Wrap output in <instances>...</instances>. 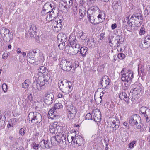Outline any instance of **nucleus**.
<instances>
[{
	"instance_id": "obj_53",
	"label": "nucleus",
	"mask_w": 150,
	"mask_h": 150,
	"mask_svg": "<svg viewBox=\"0 0 150 150\" xmlns=\"http://www.w3.org/2000/svg\"><path fill=\"white\" fill-rule=\"evenodd\" d=\"M61 43H60L58 45V47L60 50H62L64 48L65 45V42H60Z\"/></svg>"
},
{
	"instance_id": "obj_30",
	"label": "nucleus",
	"mask_w": 150,
	"mask_h": 150,
	"mask_svg": "<svg viewBox=\"0 0 150 150\" xmlns=\"http://www.w3.org/2000/svg\"><path fill=\"white\" fill-rule=\"evenodd\" d=\"M49 13L46 17V20L48 21H52L54 19L55 17L53 14L54 12L51 11L50 12L49 11Z\"/></svg>"
},
{
	"instance_id": "obj_5",
	"label": "nucleus",
	"mask_w": 150,
	"mask_h": 150,
	"mask_svg": "<svg viewBox=\"0 0 150 150\" xmlns=\"http://www.w3.org/2000/svg\"><path fill=\"white\" fill-rule=\"evenodd\" d=\"M50 79V76L48 75L47 74H45L42 76H40L37 80V89L40 90L44 86L48 83Z\"/></svg>"
},
{
	"instance_id": "obj_12",
	"label": "nucleus",
	"mask_w": 150,
	"mask_h": 150,
	"mask_svg": "<svg viewBox=\"0 0 150 150\" xmlns=\"http://www.w3.org/2000/svg\"><path fill=\"white\" fill-rule=\"evenodd\" d=\"M92 113L93 120L96 122H100L101 115L100 110L98 109H96L93 111Z\"/></svg>"
},
{
	"instance_id": "obj_32",
	"label": "nucleus",
	"mask_w": 150,
	"mask_h": 150,
	"mask_svg": "<svg viewBox=\"0 0 150 150\" xmlns=\"http://www.w3.org/2000/svg\"><path fill=\"white\" fill-rule=\"evenodd\" d=\"M13 35L11 33H8L3 37L4 39L7 42H8L13 38Z\"/></svg>"
},
{
	"instance_id": "obj_45",
	"label": "nucleus",
	"mask_w": 150,
	"mask_h": 150,
	"mask_svg": "<svg viewBox=\"0 0 150 150\" xmlns=\"http://www.w3.org/2000/svg\"><path fill=\"white\" fill-rule=\"evenodd\" d=\"M76 113L73 112H67V116L68 118L70 120L73 119L75 117Z\"/></svg>"
},
{
	"instance_id": "obj_22",
	"label": "nucleus",
	"mask_w": 150,
	"mask_h": 150,
	"mask_svg": "<svg viewBox=\"0 0 150 150\" xmlns=\"http://www.w3.org/2000/svg\"><path fill=\"white\" fill-rule=\"evenodd\" d=\"M140 112L144 115L146 114L149 115H150V110L146 107L143 106L140 108Z\"/></svg>"
},
{
	"instance_id": "obj_2",
	"label": "nucleus",
	"mask_w": 150,
	"mask_h": 150,
	"mask_svg": "<svg viewBox=\"0 0 150 150\" xmlns=\"http://www.w3.org/2000/svg\"><path fill=\"white\" fill-rule=\"evenodd\" d=\"M122 76L121 79L122 81L126 83L124 85L126 88H128L129 86V82L132 80L133 77V72L130 70L125 71L124 69L122 70L121 72Z\"/></svg>"
},
{
	"instance_id": "obj_31",
	"label": "nucleus",
	"mask_w": 150,
	"mask_h": 150,
	"mask_svg": "<svg viewBox=\"0 0 150 150\" xmlns=\"http://www.w3.org/2000/svg\"><path fill=\"white\" fill-rule=\"evenodd\" d=\"M88 49L85 47H82L80 50V52L81 55L83 57L86 56Z\"/></svg>"
},
{
	"instance_id": "obj_11",
	"label": "nucleus",
	"mask_w": 150,
	"mask_h": 150,
	"mask_svg": "<svg viewBox=\"0 0 150 150\" xmlns=\"http://www.w3.org/2000/svg\"><path fill=\"white\" fill-rule=\"evenodd\" d=\"M141 120V118L139 115L134 114L130 118L129 122L130 124L133 126H137L138 122Z\"/></svg>"
},
{
	"instance_id": "obj_52",
	"label": "nucleus",
	"mask_w": 150,
	"mask_h": 150,
	"mask_svg": "<svg viewBox=\"0 0 150 150\" xmlns=\"http://www.w3.org/2000/svg\"><path fill=\"white\" fill-rule=\"evenodd\" d=\"M2 89L4 93H6L7 91L8 88L7 85L5 83H4L2 86Z\"/></svg>"
},
{
	"instance_id": "obj_51",
	"label": "nucleus",
	"mask_w": 150,
	"mask_h": 150,
	"mask_svg": "<svg viewBox=\"0 0 150 150\" xmlns=\"http://www.w3.org/2000/svg\"><path fill=\"white\" fill-rule=\"evenodd\" d=\"M62 107L63 106L62 104L61 103H59L55 104L54 108L55 109H59L60 108H62Z\"/></svg>"
},
{
	"instance_id": "obj_10",
	"label": "nucleus",
	"mask_w": 150,
	"mask_h": 150,
	"mask_svg": "<svg viewBox=\"0 0 150 150\" xmlns=\"http://www.w3.org/2000/svg\"><path fill=\"white\" fill-rule=\"evenodd\" d=\"M62 21L61 19L55 20L52 23V28L55 32H57L61 29L62 26Z\"/></svg>"
},
{
	"instance_id": "obj_16",
	"label": "nucleus",
	"mask_w": 150,
	"mask_h": 150,
	"mask_svg": "<svg viewBox=\"0 0 150 150\" xmlns=\"http://www.w3.org/2000/svg\"><path fill=\"white\" fill-rule=\"evenodd\" d=\"M134 17V16H132L129 20V17H128L125 18L123 21V23L127 24L126 25L129 28H131L132 27V25H133L132 20H133Z\"/></svg>"
},
{
	"instance_id": "obj_44",
	"label": "nucleus",
	"mask_w": 150,
	"mask_h": 150,
	"mask_svg": "<svg viewBox=\"0 0 150 150\" xmlns=\"http://www.w3.org/2000/svg\"><path fill=\"white\" fill-rule=\"evenodd\" d=\"M136 141H133L128 144L129 148L130 149L133 148L136 145Z\"/></svg>"
},
{
	"instance_id": "obj_56",
	"label": "nucleus",
	"mask_w": 150,
	"mask_h": 150,
	"mask_svg": "<svg viewBox=\"0 0 150 150\" xmlns=\"http://www.w3.org/2000/svg\"><path fill=\"white\" fill-rule=\"evenodd\" d=\"M19 132L21 136H24L25 133V129H24L22 128L20 130Z\"/></svg>"
},
{
	"instance_id": "obj_46",
	"label": "nucleus",
	"mask_w": 150,
	"mask_h": 150,
	"mask_svg": "<svg viewBox=\"0 0 150 150\" xmlns=\"http://www.w3.org/2000/svg\"><path fill=\"white\" fill-rule=\"evenodd\" d=\"M79 13L80 14V18H82L85 14V10L84 8H83V9H80Z\"/></svg>"
},
{
	"instance_id": "obj_15",
	"label": "nucleus",
	"mask_w": 150,
	"mask_h": 150,
	"mask_svg": "<svg viewBox=\"0 0 150 150\" xmlns=\"http://www.w3.org/2000/svg\"><path fill=\"white\" fill-rule=\"evenodd\" d=\"M35 64L37 65L42 64L44 61V56L42 53H40L39 55L36 56L35 58Z\"/></svg>"
},
{
	"instance_id": "obj_38",
	"label": "nucleus",
	"mask_w": 150,
	"mask_h": 150,
	"mask_svg": "<svg viewBox=\"0 0 150 150\" xmlns=\"http://www.w3.org/2000/svg\"><path fill=\"white\" fill-rule=\"evenodd\" d=\"M139 46L140 48L143 49H146L150 47V46L149 45H148L144 41H142Z\"/></svg>"
},
{
	"instance_id": "obj_29",
	"label": "nucleus",
	"mask_w": 150,
	"mask_h": 150,
	"mask_svg": "<svg viewBox=\"0 0 150 150\" xmlns=\"http://www.w3.org/2000/svg\"><path fill=\"white\" fill-rule=\"evenodd\" d=\"M119 119L117 116H115V117L112 118V123L113 125V126L115 129H117L119 128V126L116 124L118 123Z\"/></svg>"
},
{
	"instance_id": "obj_7",
	"label": "nucleus",
	"mask_w": 150,
	"mask_h": 150,
	"mask_svg": "<svg viewBox=\"0 0 150 150\" xmlns=\"http://www.w3.org/2000/svg\"><path fill=\"white\" fill-rule=\"evenodd\" d=\"M142 90V88L140 84L137 85L135 83L133 85V88L131 90L130 93H132L134 99H137L139 98Z\"/></svg>"
},
{
	"instance_id": "obj_54",
	"label": "nucleus",
	"mask_w": 150,
	"mask_h": 150,
	"mask_svg": "<svg viewBox=\"0 0 150 150\" xmlns=\"http://www.w3.org/2000/svg\"><path fill=\"white\" fill-rule=\"evenodd\" d=\"M10 53L8 52H5L2 55V58L3 59H6L9 55Z\"/></svg>"
},
{
	"instance_id": "obj_28",
	"label": "nucleus",
	"mask_w": 150,
	"mask_h": 150,
	"mask_svg": "<svg viewBox=\"0 0 150 150\" xmlns=\"http://www.w3.org/2000/svg\"><path fill=\"white\" fill-rule=\"evenodd\" d=\"M48 141L44 140H42L40 143V145L41 147L43 149H48L49 146L48 144Z\"/></svg>"
},
{
	"instance_id": "obj_35",
	"label": "nucleus",
	"mask_w": 150,
	"mask_h": 150,
	"mask_svg": "<svg viewBox=\"0 0 150 150\" xmlns=\"http://www.w3.org/2000/svg\"><path fill=\"white\" fill-rule=\"evenodd\" d=\"M16 122V119H12L10 120L8 122L7 127L9 128L13 127V125L15 124V122Z\"/></svg>"
},
{
	"instance_id": "obj_18",
	"label": "nucleus",
	"mask_w": 150,
	"mask_h": 150,
	"mask_svg": "<svg viewBox=\"0 0 150 150\" xmlns=\"http://www.w3.org/2000/svg\"><path fill=\"white\" fill-rule=\"evenodd\" d=\"M36 30V27L35 25H30L29 33L31 37H34L37 34Z\"/></svg>"
},
{
	"instance_id": "obj_3",
	"label": "nucleus",
	"mask_w": 150,
	"mask_h": 150,
	"mask_svg": "<svg viewBox=\"0 0 150 150\" xmlns=\"http://www.w3.org/2000/svg\"><path fill=\"white\" fill-rule=\"evenodd\" d=\"M59 88L64 93L68 94L72 90L71 83L66 81H61L58 83Z\"/></svg>"
},
{
	"instance_id": "obj_6",
	"label": "nucleus",
	"mask_w": 150,
	"mask_h": 150,
	"mask_svg": "<svg viewBox=\"0 0 150 150\" xmlns=\"http://www.w3.org/2000/svg\"><path fill=\"white\" fill-rule=\"evenodd\" d=\"M60 66L65 71H69L72 68V64L71 62L65 59H63L59 63Z\"/></svg>"
},
{
	"instance_id": "obj_13",
	"label": "nucleus",
	"mask_w": 150,
	"mask_h": 150,
	"mask_svg": "<svg viewBox=\"0 0 150 150\" xmlns=\"http://www.w3.org/2000/svg\"><path fill=\"white\" fill-rule=\"evenodd\" d=\"M54 95L52 93H48L45 95L44 98L45 103L48 105H50L53 103Z\"/></svg>"
},
{
	"instance_id": "obj_33",
	"label": "nucleus",
	"mask_w": 150,
	"mask_h": 150,
	"mask_svg": "<svg viewBox=\"0 0 150 150\" xmlns=\"http://www.w3.org/2000/svg\"><path fill=\"white\" fill-rule=\"evenodd\" d=\"M67 112H73L76 113L77 110L76 108L72 105H70L68 107Z\"/></svg>"
},
{
	"instance_id": "obj_34",
	"label": "nucleus",
	"mask_w": 150,
	"mask_h": 150,
	"mask_svg": "<svg viewBox=\"0 0 150 150\" xmlns=\"http://www.w3.org/2000/svg\"><path fill=\"white\" fill-rule=\"evenodd\" d=\"M30 83V80L26 79L22 84V86L25 89L27 88L29 86V84Z\"/></svg>"
},
{
	"instance_id": "obj_24",
	"label": "nucleus",
	"mask_w": 150,
	"mask_h": 150,
	"mask_svg": "<svg viewBox=\"0 0 150 150\" xmlns=\"http://www.w3.org/2000/svg\"><path fill=\"white\" fill-rule=\"evenodd\" d=\"M67 36L66 35L62 33L59 34L57 36L58 41L65 42L66 41Z\"/></svg>"
},
{
	"instance_id": "obj_59",
	"label": "nucleus",
	"mask_w": 150,
	"mask_h": 150,
	"mask_svg": "<svg viewBox=\"0 0 150 150\" xmlns=\"http://www.w3.org/2000/svg\"><path fill=\"white\" fill-rule=\"evenodd\" d=\"M39 146L38 144H37L35 142L33 143V148L35 150H38Z\"/></svg>"
},
{
	"instance_id": "obj_20",
	"label": "nucleus",
	"mask_w": 150,
	"mask_h": 150,
	"mask_svg": "<svg viewBox=\"0 0 150 150\" xmlns=\"http://www.w3.org/2000/svg\"><path fill=\"white\" fill-rule=\"evenodd\" d=\"M99 8L96 6L91 7L88 11V13L93 14H97L100 11Z\"/></svg>"
},
{
	"instance_id": "obj_55",
	"label": "nucleus",
	"mask_w": 150,
	"mask_h": 150,
	"mask_svg": "<svg viewBox=\"0 0 150 150\" xmlns=\"http://www.w3.org/2000/svg\"><path fill=\"white\" fill-rule=\"evenodd\" d=\"M72 13L74 16L76 15L78 12V8L76 6L72 8Z\"/></svg>"
},
{
	"instance_id": "obj_58",
	"label": "nucleus",
	"mask_w": 150,
	"mask_h": 150,
	"mask_svg": "<svg viewBox=\"0 0 150 150\" xmlns=\"http://www.w3.org/2000/svg\"><path fill=\"white\" fill-rule=\"evenodd\" d=\"M117 57L120 59L122 60L125 57V55L123 53H120L118 54Z\"/></svg>"
},
{
	"instance_id": "obj_40",
	"label": "nucleus",
	"mask_w": 150,
	"mask_h": 150,
	"mask_svg": "<svg viewBox=\"0 0 150 150\" xmlns=\"http://www.w3.org/2000/svg\"><path fill=\"white\" fill-rule=\"evenodd\" d=\"M115 127L112 125L111 126L110 125L108 126H106L105 127V131L108 133H110L112 132L113 130V128Z\"/></svg>"
},
{
	"instance_id": "obj_36",
	"label": "nucleus",
	"mask_w": 150,
	"mask_h": 150,
	"mask_svg": "<svg viewBox=\"0 0 150 150\" xmlns=\"http://www.w3.org/2000/svg\"><path fill=\"white\" fill-rule=\"evenodd\" d=\"M55 109L54 108H52L49 111L48 115L51 119H53L55 116L54 112Z\"/></svg>"
},
{
	"instance_id": "obj_23",
	"label": "nucleus",
	"mask_w": 150,
	"mask_h": 150,
	"mask_svg": "<svg viewBox=\"0 0 150 150\" xmlns=\"http://www.w3.org/2000/svg\"><path fill=\"white\" fill-rule=\"evenodd\" d=\"M57 122H54L50 125L49 127V130L51 133H54L57 130Z\"/></svg>"
},
{
	"instance_id": "obj_39",
	"label": "nucleus",
	"mask_w": 150,
	"mask_h": 150,
	"mask_svg": "<svg viewBox=\"0 0 150 150\" xmlns=\"http://www.w3.org/2000/svg\"><path fill=\"white\" fill-rule=\"evenodd\" d=\"M38 70L39 73H41L42 74L41 76H42V75L45 74H47V73H45L46 72V69L44 66H41L38 69Z\"/></svg>"
},
{
	"instance_id": "obj_42",
	"label": "nucleus",
	"mask_w": 150,
	"mask_h": 150,
	"mask_svg": "<svg viewBox=\"0 0 150 150\" xmlns=\"http://www.w3.org/2000/svg\"><path fill=\"white\" fill-rule=\"evenodd\" d=\"M5 117L4 115H1L0 116V127L4 125L5 123Z\"/></svg>"
},
{
	"instance_id": "obj_41",
	"label": "nucleus",
	"mask_w": 150,
	"mask_h": 150,
	"mask_svg": "<svg viewBox=\"0 0 150 150\" xmlns=\"http://www.w3.org/2000/svg\"><path fill=\"white\" fill-rule=\"evenodd\" d=\"M89 21L91 22V23L94 24H98V23H96L97 21V19H96V20L94 18V17L93 16H89L88 17Z\"/></svg>"
},
{
	"instance_id": "obj_17",
	"label": "nucleus",
	"mask_w": 150,
	"mask_h": 150,
	"mask_svg": "<svg viewBox=\"0 0 150 150\" xmlns=\"http://www.w3.org/2000/svg\"><path fill=\"white\" fill-rule=\"evenodd\" d=\"M97 15H98L97 18V21L96 23H98L99 24L104 21L105 17V15L103 12L100 11H99Z\"/></svg>"
},
{
	"instance_id": "obj_43",
	"label": "nucleus",
	"mask_w": 150,
	"mask_h": 150,
	"mask_svg": "<svg viewBox=\"0 0 150 150\" xmlns=\"http://www.w3.org/2000/svg\"><path fill=\"white\" fill-rule=\"evenodd\" d=\"M94 99L96 103L97 104H100L102 101V98L98 96H96V94L95 95Z\"/></svg>"
},
{
	"instance_id": "obj_21",
	"label": "nucleus",
	"mask_w": 150,
	"mask_h": 150,
	"mask_svg": "<svg viewBox=\"0 0 150 150\" xmlns=\"http://www.w3.org/2000/svg\"><path fill=\"white\" fill-rule=\"evenodd\" d=\"M124 38L123 36L121 35H117L116 37V41L117 42L116 45L117 47L120 46L124 41Z\"/></svg>"
},
{
	"instance_id": "obj_61",
	"label": "nucleus",
	"mask_w": 150,
	"mask_h": 150,
	"mask_svg": "<svg viewBox=\"0 0 150 150\" xmlns=\"http://www.w3.org/2000/svg\"><path fill=\"white\" fill-rule=\"evenodd\" d=\"M105 33H102L100 34V38L99 39L100 40H103L104 38H105Z\"/></svg>"
},
{
	"instance_id": "obj_64",
	"label": "nucleus",
	"mask_w": 150,
	"mask_h": 150,
	"mask_svg": "<svg viewBox=\"0 0 150 150\" xmlns=\"http://www.w3.org/2000/svg\"><path fill=\"white\" fill-rule=\"evenodd\" d=\"M117 27V25L115 23L112 24L111 25V28L112 30H114Z\"/></svg>"
},
{
	"instance_id": "obj_49",
	"label": "nucleus",
	"mask_w": 150,
	"mask_h": 150,
	"mask_svg": "<svg viewBox=\"0 0 150 150\" xmlns=\"http://www.w3.org/2000/svg\"><path fill=\"white\" fill-rule=\"evenodd\" d=\"M144 41L150 47V36H146Z\"/></svg>"
},
{
	"instance_id": "obj_8",
	"label": "nucleus",
	"mask_w": 150,
	"mask_h": 150,
	"mask_svg": "<svg viewBox=\"0 0 150 150\" xmlns=\"http://www.w3.org/2000/svg\"><path fill=\"white\" fill-rule=\"evenodd\" d=\"M56 141L59 143H60L62 142L65 140L66 139V134L63 132H61L60 129H57V132L56 133V135L54 137Z\"/></svg>"
},
{
	"instance_id": "obj_47",
	"label": "nucleus",
	"mask_w": 150,
	"mask_h": 150,
	"mask_svg": "<svg viewBox=\"0 0 150 150\" xmlns=\"http://www.w3.org/2000/svg\"><path fill=\"white\" fill-rule=\"evenodd\" d=\"M35 56L36 55L38 56L39 55L40 53H42L38 49H35L33 50L30 51Z\"/></svg>"
},
{
	"instance_id": "obj_48",
	"label": "nucleus",
	"mask_w": 150,
	"mask_h": 150,
	"mask_svg": "<svg viewBox=\"0 0 150 150\" xmlns=\"http://www.w3.org/2000/svg\"><path fill=\"white\" fill-rule=\"evenodd\" d=\"M132 16H134V18L133 19L137 20H139V19H142L141 15L140 13H138L136 14L135 15H132Z\"/></svg>"
},
{
	"instance_id": "obj_19",
	"label": "nucleus",
	"mask_w": 150,
	"mask_h": 150,
	"mask_svg": "<svg viewBox=\"0 0 150 150\" xmlns=\"http://www.w3.org/2000/svg\"><path fill=\"white\" fill-rule=\"evenodd\" d=\"M120 98L122 100H123L128 104L129 103V96L125 92H122L120 93L119 95Z\"/></svg>"
},
{
	"instance_id": "obj_37",
	"label": "nucleus",
	"mask_w": 150,
	"mask_h": 150,
	"mask_svg": "<svg viewBox=\"0 0 150 150\" xmlns=\"http://www.w3.org/2000/svg\"><path fill=\"white\" fill-rule=\"evenodd\" d=\"M79 37L81 40H84L86 38V34L83 31H81L79 34Z\"/></svg>"
},
{
	"instance_id": "obj_1",
	"label": "nucleus",
	"mask_w": 150,
	"mask_h": 150,
	"mask_svg": "<svg viewBox=\"0 0 150 150\" xmlns=\"http://www.w3.org/2000/svg\"><path fill=\"white\" fill-rule=\"evenodd\" d=\"M67 140L69 143L72 142V145L74 147L83 146L85 143L84 139L82 137L76 136V131H71L68 133Z\"/></svg>"
},
{
	"instance_id": "obj_57",
	"label": "nucleus",
	"mask_w": 150,
	"mask_h": 150,
	"mask_svg": "<svg viewBox=\"0 0 150 150\" xmlns=\"http://www.w3.org/2000/svg\"><path fill=\"white\" fill-rule=\"evenodd\" d=\"M86 118L88 120L91 119L93 120V113L92 114L90 113H88L86 116Z\"/></svg>"
},
{
	"instance_id": "obj_50",
	"label": "nucleus",
	"mask_w": 150,
	"mask_h": 150,
	"mask_svg": "<svg viewBox=\"0 0 150 150\" xmlns=\"http://www.w3.org/2000/svg\"><path fill=\"white\" fill-rule=\"evenodd\" d=\"M113 6L114 8L116 9H117L120 6L119 3L118 1H115L113 3Z\"/></svg>"
},
{
	"instance_id": "obj_25",
	"label": "nucleus",
	"mask_w": 150,
	"mask_h": 150,
	"mask_svg": "<svg viewBox=\"0 0 150 150\" xmlns=\"http://www.w3.org/2000/svg\"><path fill=\"white\" fill-rule=\"evenodd\" d=\"M76 40V36L74 35L71 34L70 35L69 40L70 42L71 45H79L76 43L75 42V40Z\"/></svg>"
},
{
	"instance_id": "obj_26",
	"label": "nucleus",
	"mask_w": 150,
	"mask_h": 150,
	"mask_svg": "<svg viewBox=\"0 0 150 150\" xmlns=\"http://www.w3.org/2000/svg\"><path fill=\"white\" fill-rule=\"evenodd\" d=\"M9 33H10V31L6 28L2 27L0 30V34L3 37H4Z\"/></svg>"
},
{
	"instance_id": "obj_63",
	"label": "nucleus",
	"mask_w": 150,
	"mask_h": 150,
	"mask_svg": "<svg viewBox=\"0 0 150 150\" xmlns=\"http://www.w3.org/2000/svg\"><path fill=\"white\" fill-rule=\"evenodd\" d=\"M144 117H146V121L147 122H149L150 120V115H147V114L144 115Z\"/></svg>"
},
{
	"instance_id": "obj_9",
	"label": "nucleus",
	"mask_w": 150,
	"mask_h": 150,
	"mask_svg": "<svg viewBox=\"0 0 150 150\" xmlns=\"http://www.w3.org/2000/svg\"><path fill=\"white\" fill-rule=\"evenodd\" d=\"M68 49H67V54L69 55H76L78 52L79 49L80 47L79 45H71Z\"/></svg>"
},
{
	"instance_id": "obj_27",
	"label": "nucleus",
	"mask_w": 150,
	"mask_h": 150,
	"mask_svg": "<svg viewBox=\"0 0 150 150\" xmlns=\"http://www.w3.org/2000/svg\"><path fill=\"white\" fill-rule=\"evenodd\" d=\"M27 56L29 58V62L31 64L35 63V59L34 57L35 56L30 51L27 54Z\"/></svg>"
},
{
	"instance_id": "obj_62",
	"label": "nucleus",
	"mask_w": 150,
	"mask_h": 150,
	"mask_svg": "<svg viewBox=\"0 0 150 150\" xmlns=\"http://www.w3.org/2000/svg\"><path fill=\"white\" fill-rule=\"evenodd\" d=\"M27 98L30 101H32L33 100V97L32 94H30L28 96Z\"/></svg>"
},
{
	"instance_id": "obj_60",
	"label": "nucleus",
	"mask_w": 150,
	"mask_h": 150,
	"mask_svg": "<svg viewBox=\"0 0 150 150\" xmlns=\"http://www.w3.org/2000/svg\"><path fill=\"white\" fill-rule=\"evenodd\" d=\"M145 33V29L144 27H142L140 30L139 34L141 35L144 34Z\"/></svg>"
},
{
	"instance_id": "obj_4",
	"label": "nucleus",
	"mask_w": 150,
	"mask_h": 150,
	"mask_svg": "<svg viewBox=\"0 0 150 150\" xmlns=\"http://www.w3.org/2000/svg\"><path fill=\"white\" fill-rule=\"evenodd\" d=\"M28 119L33 125H38L42 121V117L39 113L31 112L28 114Z\"/></svg>"
},
{
	"instance_id": "obj_14",
	"label": "nucleus",
	"mask_w": 150,
	"mask_h": 150,
	"mask_svg": "<svg viewBox=\"0 0 150 150\" xmlns=\"http://www.w3.org/2000/svg\"><path fill=\"white\" fill-rule=\"evenodd\" d=\"M101 83L102 86L108 89V86L110 83V80L108 77L107 76H103L101 79Z\"/></svg>"
}]
</instances>
